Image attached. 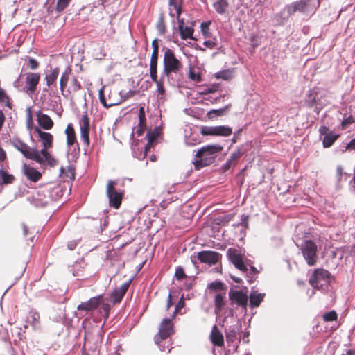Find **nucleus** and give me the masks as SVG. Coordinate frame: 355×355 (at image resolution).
I'll return each instance as SVG.
<instances>
[{"instance_id": "nucleus-1", "label": "nucleus", "mask_w": 355, "mask_h": 355, "mask_svg": "<svg viewBox=\"0 0 355 355\" xmlns=\"http://www.w3.org/2000/svg\"><path fill=\"white\" fill-rule=\"evenodd\" d=\"M223 147L220 144H208L199 148L196 154V159L193 162L196 170H200L212 164Z\"/></svg>"}, {"instance_id": "nucleus-2", "label": "nucleus", "mask_w": 355, "mask_h": 355, "mask_svg": "<svg viewBox=\"0 0 355 355\" xmlns=\"http://www.w3.org/2000/svg\"><path fill=\"white\" fill-rule=\"evenodd\" d=\"M164 51L163 64L164 73L168 78L172 73H178L182 68V62L175 57L173 50L163 47Z\"/></svg>"}, {"instance_id": "nucleus-3", "label": "nucleus", "mask_w": 355, "mask_h": 355, "mask_svg": "<svg viewBox=\"0 0 355 355\" xmlns=\"http://www.w3.org/2000/svg\"><path fill=\"white\" fill-rule=\"evenodd\" d=\"M316 9V1L315 0H300L286 5L284 11H286L288 16L293 15L297 11L306 15L313 14Z\"/></svg>"}, {"instance_id": "nucleus-4", "label": "nucleus", "mask_w": 355, "mask_h": 355, "mask_svg": "<svg viewBox=\"0 0 355 355\" xmlns=\"http://www.w3.org/2000/svg\"><path fill=\"white\" fill-rule=\"evenodd\" d=\"M173 318L172 316L164 318L160 323L159 332L154 337L155 343L161 351L166 350L165 347L162 345V342L174 334Z\"/></svg>"}, {"instance_id": "nucleus-5", "label": "nucleus", "mask_w": 355, "mask_h": 355, "mask_svg": "<svg viewBox=\"0 0 355 355\" xmlns=\"http://www.w3.org/2000/svg\"><path fill=\"white\" fill-rule=\"evenodd\" d=\"M303 257L309 266H314L318 259V246L312 240H304L300 246Z\"/></svg>"}, {"instance_id": "nucleus-6", "label": "nucleus", "mask_w": 355, "mask_h": 355, "mask_svg": "<svg viewBox=\"0 0 355 355\" xmlns=\"http://www.w3.org/2000/svg\"><path fill=\"white\" fill-rule=\"evenodd\" d=\"M116 181L109 180L107 184L106 194L109 199V205L114 209H119L123 197V190L116 189Z\"/></svg>"}, {"instance_id": "nucleus-7", "label": "nucleus", "mask_w": 355, "mask_h": 355, "mask_svg": "<svg viewBox=\"0 0 355 355\" xmlns=\"http://www.w3.org/2000/svg\"><path fill=\"white\" fill-rule=\"evenodd\" d=\"M12 146L20 151L22 155L36 162H42L43 160L40 158L39 150L36 148H30L21 139L16 138L11 141Z\"/></svg>"}, {"instance_id": "nucleus-8", "label": "nucleus", "mask_w": 355, "mask_h": 355, "mask_svg": "<svg viewBox=\"0 0 355 355\" xmlns=\"http://www.w3.org/2000/svg\"><path fill=\"white\" fill-rule=\"evenodd\" d=\"M229 300L232 304H236L246 311L248 306V288L235 290L231 288L228 293Z\"/></svg>"}, {"instance_id": "nucleus-9", "label": "nucleus", "mask_w": 355, "mask_h": 355, "mask_svg": "<svg viewBox=\"0 0 355 355\" xmlns=\"http://www.w3.org/2000/svg\"><path fill=\"white\" fill-rule=\"evenodd\" d=\"M329 277L330 273L328 270L318 268L313 271L309 278V282L313 288H318L329 283Z\"/></svg>"}, {"instance_id": "nucleus-10", "label": "nucleus", "mask_w": 355, "mask_h": 355, "mask_svg": "<svg viewBox=\"0 0 355 355\" xmlns=\"http://www.w3.org/2000/svg\"><path fill=\"white\" fill-rule=\"evenodd\" d=\"M227 257L235 268L242 272L247 271V262L243 261L239 250L236 248H230L227 251Z\"/></svg>"}, {"instance_id": "nucleus-11", "label": "nucleus", "mask_w": 355, "mask_h": 355, "mask_svg": "<svg viewBox=\"0 0 355 355\" xmlns=\"http://www.w3.org/2000/svg\"><path fill=\"white\" fill-rule=\"evenodd\" d=\"M80 130V138L83 141L84 146H85L84 150L85 154L87 153V148L89 146V119L87 114L83 115L81 119L79 121Z\"/></svg>"}, {"instance_id": "nucleus-12", "label": "nucleus", "mask_w": 355, "mask_h": 355, "mask_svg": "<svg viewBox=\"0 0 355 355\" xmlns=\"http://www.w3.org/2000/svg\"><path fill=\"white\" fill-rule=\"evenodd\" d=\"M158 39L155 38L152 42L153 53L150 60L149 74L150 78L155 79L156 70L157 69V62L159 57V44Z\"/></svg>"}, {"instance_id": "nucleus-13", "label": "nucleus", "mask_w": 355, "mask_h": 355, "mask_svg": "<svg viewBox=\"0 0 355 355\" xmlns=\"http://www.w3.org/2000/svg\"><path fill=\"white\" fill-rule=\"evenodd\" d=\"M221 254L216 251H200L197 254V259L201 263L214 265L221 259Z\"/></svg>"}, {"instance_id": "nucleus-14", "label": "nucleus", "mask_w": 355, "mask_h": 355, "mask_svg": "<svg viewBox=\"0 0 355 355\" xmlns=\"http://www.w3.org/2000/svg\"><path fill=\"white\" fill-rule=\"evenodd\" d=\"M241 328V324L239 322H236V323L230 325L225 329V336L226 340L227 343H232L233 346L236 348L238 347L237 345V334Z\"/></svg>"}, {"instance_id": "nucleus-15", "label": "nucleus", "mask_w": 355, "mask_h": 355, "mask_svg": "<svg viewBox=\"0 0 355 355\" xmlns=\"http://www.w3.org/2000/svg\"><path fill=\"white\" fill-rule=\"evenodd\" d=\"M40 80V75L37 73H28L26 78V92L33 94Z\"/></svg>"}, {"instance_id": "nucleus-16", "label": "nucleus", "mask_w": 355, "mask_h": 355, "mask_svg": "<svg viewBox=\"0 0 355 355\" xmlns=\"http://www.w3.org/2000/svg\"><path fill=\"white\" fill-rule=\"evenodd\" d=\"M101 298V295L91 297L87 302L80 304L77 307V310L84 311L87 313L92 311L98 307Z\"/></svg>"}, {"instance_id": "nucleus-17", "label": "nucleus", "mask_w": 355, "mask_h": 355, "mask_svg": "<svg viewBox=\"0 0 355 355\" xmlns=\"http://www.w3.org/2000/svg\"><path fill=\"white\" fill-rule=\"evenodd\" d=\"M133 279V277L130 279L126 282L123 283L119 288H115L112 292V298L114 303H119L123 297H124L125 294L126 293Z\"/></svg>"}, {"instance_id": "nucleus-18", "label": "nucleus", "mask_w": 355, "mask_h": 355, "mask_svg": "<svg viewBox=\"0 0 355 355\" xmlns=\"http://www.w3.org/2000/svg\"><path fill=\"white\" fill-rule=\"evenodd\" d=\"M22 171L28 180L34 182H37L42 177V174L40 171L26 164H24Z\"/></svg>"}, {"instance_id": "nucleus-19", "label": "nucleus", "mask_w": 355, "mask_h": 355, "mask_svg": "<svg viewBox=\"0 0 355 355\" xmlns=\"http://www.w3.org/2000/svg\"><path fill=\"white\" fill-rule=\"evenodd\" d=\"M35 132L40 139L43 147L51 148L53 146V137L51 133L42 131L37 127L35 128Z\"/></svg>"}, {"instance_id": "nucleus-20", "label": "nucleus", "mask_w": 355, "mask_h": 355, "mask_svg": "<svg viewBox=\"0 0 355 355\" xmlns=\"http://www.w3.org/2000/svg\"><path fill=\"white\" fill-rule=\"evenodd\" d=\"M265 296V293H259L255 290L254 287H253L251 290V292L248 296L250 301V306L251 308L258 307L261 302L263 300Z\"/></svg>"}, {"instance_id": "nucleus-21", "label": "nucleus", "mask_w": 355, "mask_h": 355, "mask_svg": "<svg viewBox=\"0 0 355 355\" xmlns=\"http://www.w3.org/2000/svg\"><path fill=\"white\" fill-rule=\"evenodd\" d=\"M37 121L41 128L44 130H51L53 125V121L49 116L39 111L37 114Z\"/></svg>"}, {"instance_id": "nucleus-22", "label": "nucleus", "mask_w": 355, "mask_h": 355, "mask_svg": "<svg viewBox=\"0 0 355 355\" xmlns=\"http://www.w3.org/2000/svg\"><path fill=\"white\" fill-rule=\"evenodd\" d=\"M211 341L213 345L216 346H223L224 343L223 336L218 330L216 325H214L212 328L211 333L210 335Z\"/></svg>"}, {"instance_id": "nucleus-23", "label": "nucleus", "mask_w": 355, "mask_h": 355, "mask_svg": "<svg viewBox=\"0 0 355 355\" xmlns=\"http://www.w3.org/2000/svg\"><path fill=\"white\" fill-rule=\"evenodd\" d=\"M87 266L83 259L76 261L74 264L69 268L73 276L83 277V271Z\"/></svg>"}, {"instance_id": "nucleus-24", "label": "nucleus", "mask_w": 355, "mask_h": 355, "mask_svg": "<svg viewBox=\"0 0 355 355\" xmlns=\"http://www.w3.org/2000/svg\"><path fill=\"white\" fill-rule=\"evenodd\" d=\"M168 6L170 7L169 15L171 17L175 16V14L173 12L171 8L175 10L176 17L181 15L182 12V0H168Z\"/></svg>"}, {"instance_id": "nucleus-25", "label": "nucleus", "mask_w": 355, "mask_h": 355, "mask_svg": "<svg viewBox=\"0 0 355 355\" xmlns=\"http://www.w3.org/2000/svg\"><path fill=\"white\" fill-rule=\"evenodd\" d=\"M178 31L182 40H186L187 39H191L196 40V38L193 37L194 28L192 26H184L182 29H179Z\"/></svg>"}, {"instance_id": "nucleus-26", "label": "nucleus", "mask_w": 355, "mask_h": 355, "mask_svg": "<svg viewBox=\"0 0 355 355\" xmlns=\"http://www.w3.org/2000/svg\"><path fill=\"white\" fill-rule=\"evenodd\" d=\"M48 148L43 147L40 151V158L43 160L42 162H38L42 164L46 162L50 166H53L56 163V160L50 155L47 150Z\"/></svg>"}, {"instance_id": "nucleus-27", "label": "nucleus", "mask_w": 355, "mask_h": 355, "mask_svg": "<svg viewBox=\"0 0 355 355\" xmlns=\"http://www.w3.org/2000/svg\"><path fill=\"white\" fill-rule=\"evenodd\" d=\"M229 7L227 0H217L213 3V8L219 15H224Z\"/></svg>"}, {"instance_id": "nucleus-28", "label": "nucleus", "mask_w": 355, "mask_h": 355, "mask_svg": "<svg viewBox=\"0 0 355 355\" xmlns=\"http://www.w3.org/2000/svg\"><path fill=\"white\" fill-rule=\"evenodd\" d=\"M156 30L159 35H164L166 32L165 17L164 12L159 14L157 21L155 24Z\"/></svg>"}, {"instance_id": "nucleus-29", "label": "nucleus", "mask_w": 355, "mask_h": 355, "mask_svg": "<svg viewBox=\"0 0 355 355\" xmlns=\"http://www.w3.org/2000/svg\"><path fill=\"white\" fill-rule=\"evenodd\" d=\"M65 134L67 135V144L70 146L76 142L75 130L71 123L68 124Z\"/></svg>"}, {"instance_id": "nucleus-30", "label": "nucleus", "mask_w": 355, "mask_h": 355, "mask_svg": "<svg viewBox=\"0 0 355 355\" xmlns=\"http://www.w3.org/2000/svg\"><path fill=\"white\" fill-rule=\"evenodd\" d=\"M15 180L13 175L8 173L7 171L0 168V185H7L12 184Z\"/></svg>"}, {"instance_id": "nucleus-31", "label": "nucleus", "mask_w": 355, "mask_h": 355, "mask_svg": "<svg viewBox=\"0 0 355 355\" xmlns=\"http://www.w3.org/2000/svg\"><path fill=\"white\" fill-rule=\"evenodd\" d=\"M340 137L339 134H336L334 132L329 133L325 135L322 139V145L324 148H329L331 147L334 143Z\"/></svg>"}, {"instance_id": "nucleus-32", "label": "nucleus", "mask_w": 355, "mask_h": 355, "mask_svg": "<svg viewBox=\"0 0 355 355\" xmlns=\"http://www.w3.org/2000/svg\"><path fill=\"white\" fill-rule=\"evenodd\" d=\"M225 304V293H217L214 298L215 312H220Z\"/></svg>"}, {"instance_id": "nucleus-33", "label": "nucleus", "mask_w": 355, "mask_h": 355, "mask_svg": "<svg viewBox=\"0 0 355 355\" xmlns=\"http://www.w3.org/2000/svg\"><path fill=\"white\" fill-rule=\"evenodd\" d=\"M60 69L58 67L53 69L50 73L46 74V86L50 87L54 84L59 76Z\"/></svg>"}, {"instance_id": "nucleus-34", "label": "nucleus", "mask_w": 355, "mask_h": 355, "mask_svg": "<svg viewBox=\"0 0 355 355\" xmlns=\"http://www.w3.org/2000/svg\"><path fill=\"white\" fill-rule=\"evenodd\" d=\"M71 71V69L69 67H67L64 71L62 73L60 79V89L62 92V94L64 95V89L67 85L69 80V76Z\"/></svg>"}, {"instance_id": "nucleus-35", "label": "nucleus", "mask_w": 355, "mask_h": 355, "mask_svg": "<svg viewBox=\"0 0 355 355\" xmlns=\"http://www.w3.org/2000/svg\"><path fill=\"white\" fill-rule=\"evenodd\" d=\"M232 128L227 125L215 126V136L227 137L232 134Z\"/></svg>"}, {"instance_id": "nucleus-36", "label": "nucleus", "mask_w": 355, "mask_h": 355, "mask_svg": "<svg viewBox=\"0 0 355 355\" xmlns=\"http://www.w3.org/2000/svg\"><path fill=\"white\" fill-rule=\"evenodd\" d=\"M104 86L102 87L100 90L98 91V96H99V101L105 107V108H109L114 105H117L120 104V102H112L110 103H107L106 102L105 96L104 94Z\"/></svg>"}, {"instance_id": "nucleus-37", "label": "nucleus", "mask_w": 355, "mask_h": 355, "mask_svg": "<svg viewBox=\"0 0 355 355\" xmlns=\"http://www.w3.org/2000/svg\"><path fill=\"white\" fill-rule=\"evenodd\" d=\"M317 98H318L317 92H310V94L308 95L306 101L309 107H313V106L315 105V111L318 114L320 108H318V107L316 104Z\"/></svg>"}, {"instance_id": "nucleus-38", "label": "nucleus", "mask_w": 355, "mask_h": 355, "mask_svg": "<svg viewBox=\"0 0 355 355\" xmlns=\"http://www.w3.org/2000/svg\"><path fill=\"white\" fill-rule=\"evenodd\" d=\"M5 103V105L10 109L12 108V103L9 96L6 94L5 89L0 87V103Z\"/></svg>"}, {"instance_id": "nucleus-39", "label": "nucleus", "mask_w": 355, "mask_h": 355, "mask_svg": "<svg viewBox=\"0 0 355 355\" xmlns=\"http://www.w3.org/2000/svg\"><path fill=\"white\" fill-rule=\"evenodd\" d=\"M160 135L159 127H155L153 130H148L146 133V139L149 142H155Z\"/></svg>"}, {"instance_id": "nucleus-40", "label": "nucleus", "mask_w": 355, "mask_h": 355, "mask_svg": "<svg viewBox=\"0 0 355 355\" xmlns=\"http://www.w3.org/2000/svg\"><path fill=\"white\" fill-rule=\"evenodd\" d=\"M184 141L187 146H195L200 142L199 136L194 133H191L189 136L185 135Z\"/></svg>"}, {"instance_id": "nucleus-41", "label": "nucleus", "mask_w": 355, "mask_h": 355, "mask_svg": "<svg viewBox=\"0 0 355 355\" xmlns=\"http://www.w3.org/2000/svg\"><path fill=\"white\" fill-rule=\"evenodd\" d=\"M244 152L242 149V147H238L234 151H233L228 159L232 162L234 164H236V162L241 158V157L243 155Z\"/></svg>"}, {"instance_id": "nucleus-42", "label": "nucleus", "mask_w": 355, "mask_h": 355, "mask_svg": "<svg viewBox=\"0 0 355 355\" xmlns=\"http://www.w3.org/2000/svg\"><path fill=\"white\" fill-rule=\"evenodd\" d=\"M243 272L246 274L248 282L250 284L254 281L255 275L258 274L259 271L254 266H250V269L247 268V271Z\"/></svg>"}, {"instance_id": "nucleus-43", "label": "nucleus", "mask_w": 355, "mask_h": 355, "mask_svg": "<svg viewBox=\"0 0 355 355\" xmlns=\"http://www.w3.org/2000/svg\"><path fill=\"white\" fill-rule=\"evenodd\" d=\"M39 319H40L39 313L35 311H31L29 312V315L27 318V322L30 324H31L33 326H35L38 323Z\"/></svg>"}, {"instance_id": "nucleus-44", "label": "nucleus", "mask_w": 355, "mask_h": 355, "mask_svg": "<svg viewBox=\"0 0 355 355\" xmlns=\"http://www.w3.org/2000/svg\"><path fill=\"white\" fill-rule=\"evenodd\" d=\"M146 129V123L139 122L137 127L133 128V131L131 134V137H133L135 134H137L138 137L143 135Z\"/></svg>"}, {"instance_id": "nucleus-45", "label": "nucleus", "mask_w": 355, "mask_h": 355, "mask_svg": "<svg viewBox=\"0 0 355 355\" xmlns=\"http://www.w3.org/2000/svg\"><path fill=\"white\" fill-rule=\"evenodd\" d=\"M71 0H58L55 10L60 13L62 12L69 4Z\"/></svg>"}, {"instance_id": "nucleus-46", "label": "nucleus", "mask_w": 355, "mask_h": 355, "mask_svg": "<svg viewBox=\"0 0 355 355\" xmlns=\"http://www.w3.org/2000/svg\"><path fill=\"white\" fill-rule=\"evenodd\" d=\"M227 108V106H225V107L223 108L211 110L207 113V115L209 116V118H213L215 116H221L223 115Z\"/></svg>"}, {"instance_id": "nucleus-47", "label": "nucleus", "mask_w": 355, "mask_h": 355, "mask_svg": "<svg viewBox=\"0 0 355 355\" xmlns=\"http://www.w3.org/2000/svg\"><path fill=\"white\" fill-rule=\"evenodd\" d=\"M188 76L189 78L193 81L196 83H200L202 81L200 75L198 73H196L191 67L189 68Z\"/></svg>"}, {"instance_id": "nucleus-48", "label": "nucleus", "mask_w": 355, "mask_h": 355, "mask_svg": "<svg viewBox=\"0 0 355 355\" xmlns=\"http://www.w3.org/2000/svg\"><path fill=\"white\" fill-rule=\"evenodd\" d=\"M337 313L335 311H330L323 315V319L326 322H332L337 319Z\"/></svg>"}, {"instance_id": "nucleus-49", "label": "nucleus", "mask_w": 355, "mask_h": 355, "mask_svg": "<svg viewBox=\"0 0 355 355\" xmlns=\"http://www.w3.org/2000/svg\"><path fill=\"white\" fill-rule=\"evenodd\" d=\"M200 133L202 135L215 136V126H202L200 129Z\"/></svg>"}, {"instance_id": "nucleus-50", "label": "nucleus", "mask_w": 355, "mask_h": 355, "mask_svg": "<svg viewBox=\"0 0 355 355\" xmlns=\"http://www.w3.org/2000/svg\"><path fill=\"white\" fill-rule=\"evenodd\" d=\"M224 284L220 280H215L211 282L208 288L213 290H222L223 289Z\"/></svg>"}, {"instance_id": "nucleus-51", "label": "nucleus", "mask_w": 355, "mask_h": 355, "mask_svg": "<svg viewBox=\"0 0 355 355\" xmlns=\"http://www.w3.org/2000/svg\"><path fill=\"white\" fill-rule=\"evenodd\" d=\"M284 12L285 11L284 10L280 13L276 14L275 15L274 19L275 20L277 25H283L287 20L288 16H287L286 17H284L283 15Z\"/></svg>"}, {"instance_id": "nucleus-52", "label": "nucleus", "mask_w": 355, "mask_h": 355, "mask_svg": "<svg viewBox=\"0 0 355 355\" xmlns=\"http://www.w3.org/2000/svg\"><path fill=\"white\" fill-rule=\"evenodd\" d=\"M211 24V21H206V22H202L200 24V29L202 34L205 37H209V26Z\"/></svg>"}, {"instance_id": "nucleus-53", "label": "nucleus", "mask_w": 355, "mask_h": 355, "mask_svg": "<svg viewBox=\"0 0 355 355\" xmlns=\"http://www.w3.org/2000/svg\"><path fill=\"white\" fill-rule=\"evenodd\" d=\"M235 165H236L235 164H234L232 162H231L230 160H229L227 159L226 162L220 167V171L223 173H225L227 171H229L230 170V168L234 166Z\"/></svg>"}, {"instance_id": "nucleus-54", "label": "nucleus", "mask_w": 355, "mask_h": 355, "mask_svg": "<svg viewBox=\"0 0 355 355\" xmlns=\"http://www.w3.org/2000/svg\"><path fill=\"white\" fill-rule=\"evenodd\" d=\"M186 277L184 268L181 266L177 267L175 272V277L178 280H181Z\"/></svg>"}, {"instance_id": "nucleus-55", "label": "nucleus", "mask_w": 355, "mask_h": 355, "mask_svg": "<svg viewBox=\"0 0 355 355\" xmlns=\"http://www.w3.org/2000/svg\"><path fill=\"white\" fill-rule=\"evenodd\" d=\"M154 142H149V140H148V142L146 145L144 147V153H141L140 157H138L139 159H144L147 153L150 150L151 148L153 147Z\"/></svg>"}, {"instance_id": "nucleus-56", "label": "nucleus", "mask_w": 355, "mask_h": 355, "mask_svg": "<svg viewBox=\"0 0 355 355\" xmlns=\"http://www.w3.org/2000/svg\"><path fill=\"white\" fill-rule=\"evenodd\" d=\"M353 123H355L354 118L352 116H349L347 117L344 116L341 124L343 128H345L348 125H350Z\"/></svg>"}, {"instance_id": "nucleus-57", "label": "nucleus", "mask_w": 355, "mask_h": 355, "mask_svg": "<svg viewBox=\"0 0 355 355\" xmlns=\"http://www.w3.org/2000/svg\"><path fill=\"white\" fill-rule=\"evenodd\" d=\"M28 67L32 70H35L39 67V62L33 58H28Z\"/></svg>"}, {"instance_id": "nucleus-58", "label": "nucleus", "mask_w": 355, "mask_h": 355, "mask_svg": "<svg viewBox=\"0 0 355 355\" xmlns=\"http://www.w3.org/2000/svg\"><path fill=\"white\" fill-rule=\"evenodd\" d=\"M217 78H221L223 80H228L230 78V74L227 71H218L216 74Z\"/></svg>"}, {"instance_id": "nucleus-59", "label": "nucleus", "mask_w": 355, "mask_h": 355, "mask_svg": "<svg viewBox=\"0 0 355 355\" xmlns=\"http://www.w3.org/2000/svg\"><path fill=\"white\" fill-rule=\"evenodd\" d=\"M28 262H29L28 259H26L22 261V266L21 267L20 274L18 277H16V280H18L19 278H21L23 276L24 273L25 272V271L26 270V267H27Z\"/></svg>"}, {"instance_id": "nucleus-60", "label": "nucleus", "mask_w": 355, "mask_h": 355, "mask_svg": "<svg viewBox=\"0 0 355 355\" xmlns=\"http://www.w3.org/2000/svg\"><path fill=\"white\" fill-rule=\"evenodd\" d=\"M71 87L74 92H77L81 89V84L78 81L77 78H73L71 80Z\"/></svg>"}, {"instance_id": "nucleus-61", "label": "nucleus", "mask_w": 355, "mask_h": 355, "mask_svg": "<svg viewBox=\"0 0 355 355\" xmlns=\"http://www.w3.org/2000/svg\"><path fill=\"white\" fill-rule=\"evenodd\" d=\"M134 94H135V92L132 91V90H129L128 92H127L124 94H123L122 92H120L119 94H120L121 98V101H119L120 103L122 101H125V99L129 98L130 97L134 95Z\"/></svg>"}, {"instance_id": "nucleus-62", "label": "nucleus", "mask_w": 355, "mask_h": 355, "mask_svg": "<svg viewBox=\"0 0 355 355\" xmlns=\"http://www.w3.org/2000/svg\"><path fill=\"white\" fill-rule=\"evenodd\" d=\"M157 89L156 92L158 93L159 95H164L166 90L164 86V84H162L161 82L159 83H155Z\"/></svg>"}, {"instance_id": "nucleus-63", "label": "nucleus", "mask_w": 355, "mask_h": 355, "mask_svg": "<svg viewBox=\"0 0 355 355\" xmlns=\"http://www.w3.org/2000/svg\"><path fill=\"white\" fill-rule=\"evenodd\" d=\"M248 216L242 214L239 225L245 228H247L248 227Z\"/></svg>"}, {"instance_id": "nucleus-64", "label": "nucleus", "mask_w": 355, "mask_h": 355, "mask_svg": "<svg viewBox=\"0 0 355 355\" xmlns=\"http://www.w3.org/2000/svg\"><path fill=\"white\" fill-rule=\"evenodd\" d=\"M347 149L355 150V137L351 139V141L348 144H347L341 150L342 152H344Z\"/></svg>"}]
</instances>
